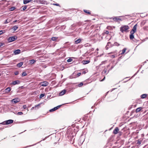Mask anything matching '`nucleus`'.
<instances>
[{
  "label": "nucleus",
  "mask_w": 148,
  "mask_h": 148,
  "mask_svg": "<svg viewBox=\"0 0 148 148\" xmlns=\"http://www.w3.org/2000/svg\"><path fill=\"white\" fill-rule=\"evenodd\" d=\"M113 20L114 21L119 22L122 21V20L118 17H116L113 18Z\"/></svg>",
  "instance_id": "obj_5"
},
{
  "label": "nucleus",
  "mask_w": 148,
  "mask_h": 148,
  "mask_svg": "<svg viewBox=\"0 0 148 148\" xmlns=\"http://www.w3.org/2000/svg\"><path fill=\"white\" fill-rule=\"evenodd\" d=\"M61 106V105H59L58 106H57V107H56L53 108H52L49 110V111L50 112H52L53 111H54L56 110H57V109H58V108H59L60 106Z\"/></svg>",
  "instance_id": "obj_6"
},
{
  "label": "nucleus",
  "mask_w": 148,
  "mask_h": 148,
  "mask_svg": "<svg viewBox=\"0 0 148 148\" xmlns=\"http://www.w3.org/2000/svg\"><path fill=\"white\" fill-rule=\"evenodd\" d=\"M129 28V27L128 26L124 25L120 27V30L122 32H123L128 29Z\"/></svg>",
  "instance_id": "obj_1"
},
{
  "label": "nucleus",
  "mask_w": 148,
  "mask_h": 148,
  "mask_svg": "<svg viewBox=\"0 0 148 148\" xmlns=\"http://www.w3.org/2000/svg\"><path fill=\"white\" fill-rule=\"evenodd\" d=\"M32 0H24L23 3L24 4H26L29 2H30Z\"/></svg>",
  "instance_id": "obj_20"
},
{
  "label": "nucleus",
  "mask_w": 148,
  "mask_h": 148,
  "mask_svg": "<svg viewBox=\"0 0 148 148\" xmlns=\"http://www.w3.org/2000/svg\"><path fill=\"white\" fill-rule=\"evenodd\" d=\"M21 52V50L20 49H18L15 50L14 51V53L16 55L19 54Z\"/></svg>",
  "instance_id": "obj_9"
},
{
  "label": "nucleus",
  "mask_w": 148,
  "mask_h": 148,
  "mask_svg": "<svg viewBox=\"0 0 148 148\" xmlns=\"http://www.w3.org/2000/svg\"><path fill=\"white\" fill-rule=\"evenodd\" d=\"M105 64V61H103L101 62V63L99 65L100 66L102 64Z\"/></svg>",
  "instance_id": "obj_43"
},
{
  "label": "nucleus",
  "mask_w": 148,
  "mask_h": 148,
  "mask_svg": "<svg viewBox=\"0 0 148 148\" xmlns=\"http://www.w3.org/2000/svg\"><path fill=\"white\" fill-rule=\"evenodd\" d=\"M127 49L126 48H124L122 50V52L121 53V54H123L124 53L125 51H126Z\"/></svg>",
  "instance_id": "obj_24"
},
{
  "label": "nucleus",
  "mask_w": 148,
  "mask_h": 148,
  "mask_svg": "<svg viewBox=\"0 0 148 148\" xmlns=\"http://www.w3.org/2000/svg\"><path fill=\"white\" fill-rule=\"evenodd\" d=\"M66 92V91L65 90H62L61 92H60L59 94V96H62L64 95Z\"/></svg>",
  "instance_id": "obj_11"
},
{
  "label": "nucleus",
  "mask_w": 148,
  "mask_h": 148,
  "mask_svg": "<svg viewBox=\"0 0 148 148\" xmlns=\"http://www.w3.org/2000/svg\"><path fill=\"white\" fill-rule=\"evenodd\" d=\"M12 102H14L15 103H16L18 102V99H14L12 100Z\"/></svg>",
  "instance_id": "obj_21"
},
{
  "label": "nucleus",
  "mask_w": 148,
  "mask_h": 148,
  "mask_svg": "<svg viewBox=\"0 0 148 148\" xmlns=\"http://www.w3.org/2000/svg\"><path fill=\"white\" fill-rule=\"evenodd\" d=\"M81 73H77V77H78L81 75Z\"/></svg>",
  "instance_id": "obj_41"
},
{
  "label": "nucleus",
  "mask_w": 148,
  "mask_h": 148,
  "mask_svg": "<svg viewBox=\"0 0 148 148\" xmlns=\"http://www.w3.org/2000/svg\"><path fill=\"white\" fill-rule=\"evenodd\" d=\"M45 96L44 94H42L40 95L39 98L40 99H41L42 97H44Z\"/></svg>",
  "instance_id": "obj_30"
},
{
  "label": "nucleus",
  "mask_w": 148,
  "mask_h": 148,
  "mask_svg": "<svg viewBox=\"0 0 148 148\" xmlns=\"http://www.w3.org/2000/svg\"><path fill=\"white\" fill-rule=\"evenodd\" d=\"M58 38L56 37H53L51 38V40L53 41H55Z\"/></svg>",
  "instance_id": "obj_27"
},
{
  "label": "nucleus",
  "mask_w": 148,
  "mask_h": 148,
  "mask_svg": "<svg viewBox=\"0 0 148 148\" xmlns=\"http://www.w3.org/2000/svg\"><path fill=\"white\" fill-rule=\"evenodd\" d=\"M27 8V6H25L23 8V10H25Z\"/></svg>",
  "instance_id": "obj_37"
},
{
  "label": "nucleus",
  "mask_w": 148,
  "mask_h": 148,
  "mask_svg": "<svg viewBox=\"0 0 148 148\" xmlns=\"http://www.w3.org/2000/svg\"><path fill=\"white\" fill-rule=\"evenodd\" d=\"M18 28V27L16 25H14L12 28V29L15 31Z\"/></svg>",
  "instance_id": "obj_16"
},
{
  "label": "nucleus",
  "mask_w": 148,
  "mask_h": 148,
  "mask_svg": "<svg viewBox=\"0 0 148 148\" xmlns=\"http://www.w3.org/2000/svg\"><path fill=\"white\" fill-rule=\"evenodd\" d=\"M20 83V81L19 80H17L12 82V84L13 85H15L16 84H19Z\"/></svg>",
  "instance_id": "obj_10"
},
{
  "label": "nucleus",
  "mask_w": 148,
  "mask_h": 148,
  "mask_svg": "<svg viewBox=\"0 0 148 148\" xmlns=\"http://www.w3.org/2000/svg\"><path fill=\"white\" fill-rule=\"evenodd\" d=\"M27 75V73L25 72H24L23 73L22 75V76H25Z\"/></svg>",
  "instance_id": "obj_28"
},
{
  "label": "nucleus",
  "mask_w": 148,
  "mask_h": 148,
  "mask_svg": "<svg viewBox=\"0 0 148 148\" xmlns=\"http://www.w3.org/2000/svg\"><path fill=\"white\" fill-rule=\"evenodd\" d=\"M131 34L130 35V39L132 40L134 38V36L133 35L134 33H130Z\"/></svg>",
  "instance_id": "obj_19"
},
{
  "label": "nucleus",
  "mask_w": 148,
  "mask_h": 148,
  "mask_svg": "<svg viewBox=\"0 0 148 148\" xmlns=\"http://www.w3.org/2000/svg\"><path fill=\"white\" fill-rule=\"evenodd\" d=\"M111 46V43L110 42H108L107 44V45L106 46V49H108V48L110 47Z\"/></svg>",
  "instance_id": "obj_13"
},
{
  "label": "nucleus",
  "mask_w": 148,
  "mask_h": 148,
  "mask_svg": "<svg viewBox=\"0 0 148 148\" xmlns=\"http://www.w3.org/2000/svg\"><path fill=\"white\" fill-rule=\"evenodd\" d=\"M119 129L118 127H116L113 131V133L114 134H116L118 133Z\"/></svg>",
  "instance_id": "obj_8"
},
{
  "label": "nucleus",
  "mask_w": 148,
  "mask_h": 148,
  "mask_svg": "<svg viewBox=\"0 0 148 148\" xmlns=\"http://www.w3.org/2000/svg\"><path fill=\"white\" fill-rule=\"evenodd\" d=\"M104 33L106 34H109V32L108 31L106 30L105 31Z\"/></svg>",
  "instance_id": "obj_39"
},
{
  "label": "nucleus",
  "mask_w": 148,
  "mask_h": 148,
  "mask_svg": "<svg viewBox=\"0 0 148 148\" xmlns=\"http://www.w3.org/2000/svg\"><path fill=\"white\" fill-rule=\"evenodd\" d=\"M83 84L82 82H81L78 85V86L79 87H81L83 85Z\"/></svg>",
  "instance_id": "obj_34"
},
{
  "label": "nucleus",
  "mask_w": 148,
  "mask_h": 148,
  "mask_svg": "<svg viewBox=\"0 0 148 148\" xmlns=\"http://www.w3.org/2000/svg\"><path fill=\"white\" fill-rule=\"evenodd\" d=\"M49 83L47 81H44L40 83V84L42 86H46L49 85Z\"/></svg>",
  "instance_id": "obj_3"
},
{
  "label": "nucleus",
  "mask_w": 148,
  "mask_h": 148,
  "mask_svg": "<svg viewBox=\"0 0 148 148\" xmlns=\"http://www.w3.org/2000/svg\"><path fill=\"white\" fill-rule=\"evenodd\" d=\"M53 5H56V6H59V4L58 3H54L53 4Z\"/></svg>",
  "instance_id": "obj_42"
},
{
  "label": "nucleus",
  "mask_w": 148,
  "mask_h": 148,
  "mask_svg": "<svg viewBox=\"0 0 148 148\" xmlns=\"http://www.w3.org/2000/svg\"><path fill=\"white\" fill-rule=\"evenodd\" d=\"M26 108V106L25 105L23 106V108L24 109H25Z\"/></svg>",
  "instance_id": "obj_46"
},
{
  "label": "nucleus",
  "mask_w": 148,
  "mask_h": 148,
  "mask_svg": "<svg viewBox=\"0 0 148 148\" xmlns=\"http://www.w3.org/2000/svg\"><path fill=\"white\" fill-rule=\"evenodd\" d=\"M16 114L18 115H22L23 114V113L21 112H18Z\"/></svg>",
  "instance_id": "obj_31"
},
{
  "label": "nucleus",
  "mask_w": 148,
  "mask_h": 148,
  "mask_svg": "<svg viewBox=\"0 0 148 148\" xmlns=\"http://www.w3.org/2000/svg\"><path fill=\"white\" fill-rule=\"evenodd\" d=\"M1 124L3 125H6V124L5 123V121L2 122V123H0Z\"/></svg>",
  "instance_id": "obj_36"
},
{
  "label": "nucleus",
  "mask_w": 148,
  "mask_h": 148,
  "mask_svg": "<svg viewBox=\"0 0 148 148\" xmlns=\"http://www.w3.org/2000/svg\"><path fill=\"white\" fill-rule=\"evenodd\" d=\"M90 61L89 60H85L83 62V64H86L89 63Z\"/></svg>",
  "instance_id": "obj_23"
},
{
  "label": "nucleus",
  "mask_w": 148,
  "mask_h": 148,
  "mask_svg": "<svg viewBox=\"0 0 148 148\" xmlns=\"http://www.w3.org/2000/svg\"><path fill=\"white\" fill-rule=\"evenodd\" d=\"M36 62V61L33 59L29 60V63L30 64H32Z\"/></svg>",
  "instance_id": "obj_18"
},
{
  "label": "nucleus",
  "mask_w": 148,
  "mask_h": 148,
  "mask_svg": "<svg viewBox=\"0 0 148 148\" xmlns=\"http://www.w3.org/2000/svg\"><path fill=\"white\" fill-rule=\"evenodd\" d=\"M17 21V20H15L14 21H13V22L14 23H15V22H16Z\"/></svg>",
  "instance_id": "obj_50"
},
{
  "label": "nucleus",
  "mask_w": 148,
  "mask_h": 148,
  "mask_svg": "<svg viewBox=\"0 0 148 148\" xmlns=\"http://www.w3.org/2000/svg\"><path fill=\"white\" fill-rule=\"evenodd\" d=\"M9 22H8V21H7V19L5 21L4 23L5 24H7L8 23H9Z\"/></svg>",
  "instance_id": "obj_40"
},
{
  "label": "nucleus",
  "mask_w": 148,
  "mask_h": 148,
  "mask_svg": "<svg viewBox=\"0 0 148 148\" xmlns=\"http://www.w3.org/2000/svg\"><path fill=\"white\" fill-rule=\"evenodd\" d=\"M137 144H141V142L139 141H138L137 143Z\"/></svg>",
  "instance_id": "obj_48"
},
{
  "label": "nucleus",
  "mask_w": 148,
  "mask_h": 148,
  "mask_svg": "<svg viewBox=\"0 0 148 148\" xmlns=\"http://www.w3.org/2000/svg\"><path fill=\"white\" fill-rule=\"evenodd\" d=\"M119 45H120V44H119L118 43H117V42H114V46H119Z\"/></svg>",
  "instance_id": "obj_29"
},
{
  "label": "nucleus",
  "mask_w": 148,
  "mask_h": 148,
  "mask_svg": "<svg viewBox=\"0 0 148 148\" xmlns=\"http://www.w3.org/2000/svg\"><path fill=\"white\" fill-rule=\"evenodd\" d=\"M42 4H45L46 3V1H44L43 2V1H42Z\"/></svg>",
  "instance_id": "obj_44"
},
{
  "label": "nucleus",
  "mask_w": 148,
  "mask_h": 148,
  "mask_svg": "<svg viewBox=\"0 0 148 148\" xmlns=\"http://www.w3.org/2000/svg\"><path fill=\"white\" fill-rule=\"evenodd\" d=\"M81 41V40L80 39H78L75 41V44H78L79 43H80Z\"/></svg>",
  "instance_id": "obj_17"
},
{
  "label": "nucleus",
  "mask_w": 148,
  "mask_h": 148,
  "mask_svg": "<svg viewBox=\"0 0 148 148\" xmlns=\"http://www.w3.org/2000/svg\"><path fill=\"white\" fill-rule=\"evenodd\" d=\"M17 38V37L15 36H12L9 37L8 39V40L9 42H11L16 40Z\"/></svg>",
  "instance_id": "obj_2"
},
{
  "label": "nucleus",
  "mask_w": 148,
  "mask_h": 148,
  "mask_svg": "<svg viewBox=\"0 0 148 148\" xmlns=\"http://www.w3.org/2000/svg\"><path fill=\"white\" fill-rule=\"evenodd\" d=\"M84 11L87 14H90V12H89V11L87 10H84Z\"/></svg>",
  "instance_id": "obj_26"
},
{
  "label": "nucleus",
  "mask_w": 148,
  "mask_h": 148,
  "mask_svg": "<svg viewBox=\"0 0 148 148\" xmlns=\"http://www.w3.org/2000/svg\"><path fill=\"white\" fill-rule=\"evenodd\" d=\"M72 60H73L72 59L70 58L67 60V62H71Z\"/></svg>",
  "instance_id": "obj_33"
},
{
  "label": "nucleus",
  "mask_w": 148,
  "mask_h": 148,
  "mask_svg": "<svg viewBox=\"0 0 148 148\" xmlns=\"http://www.w3.org/2000/svg\"><path fill=\"white\" fill-rule=\"evenodd\" d=\"M105 77H104V78H103V79L102 80H101V81H103L104 80V79H105Z\"/></svg>",
  "instance_id": "obj_49"
},
{
  "label": "nucleus",
  "mask_w": 148,
  "mask_h": 148,
  "mask_svg": "<svg viewBox=\"0 0 148 148\" xmlns=\"http://www.w3.org/2000/svg\"><path fill=\"white\" fill-rule=\"evenodd\" d=\"M14 9H15V7H11V8H10V10L11 11L13 10Z\"/></svg>",
  "instance_id": "obj_38"
},
{
  "label": "nucleus",
  "mask_w": 148,
  "mask_h": 148,
  "mask_svg": "<svg viewBox=\"0 0 148 148\" xmlns=\"http://www.w3.org/2000/svg\"><path fill=\"white\" fill-rule=\"evenodd\" d=\"M3 43L2 42H0V47L1 46H3Z\"/></svg>",
  "instance_id": "obj_47"
},
{
  "label": "nucleus",
  "mask_w": 148,
  "mask_h": 148,
  "mask_svg": "<svg viewBox=\"0 0 148 148\" xmlns=\"http://www.w3.org/2000/svg\"><path fill=\"white\" fill-rule=\"evenodd\" d=\"M147 94H143L140 96V97L142 99H145L147 97Z\"/></svg>",
  "instance_id": "obj_14"
},
{
  "label": "nucleus",
  "mask_w": 148,
  "mask_h": 148,
  "mask_svg": "<svg viewBox=\"0 0 148 148\" xmlns=\"http://www.w3.org/2000/svg\"><path fill=\"white\" fill-rule=\"evenodd\" d=\"M97 51H98V50H99V49H98V48H97Z\"/></svg>",
  "instance_id": "obj_52"
},
{
  "label": "nucleus",
  "mask_w": 148,
  "mask_h": 148,
  "mask_svg": "<svg viewBox=\"0 0 148 148\" xmlns=\"http://www.w3.org/2000/svg\"><path fill=\"white\" fill-rule=\"evenodd\" d=\"M11 90V88L10 87H8L5 90V92L6 93L9 92Z\"/></svg>",
  "instance_id": "obj_15"
},
{
  "label": "nucleus",
  "mask_w": 148,
  "mask_h": 148,
  "mask_svg": "<svg viewBox=\"0 0 148 148\" xmlns=\"http://www.w3.org/2000/svg\"><path fill=\"white\" fill-rule=\"evenodd\" d=\"M18 73H19V72H18V71H15L14 73V74L15 75H18Z\"/></svg>",
  "instance_id": "obj_35"
},
{
  "label": "nucleus",
  "mask_w": 148,
  "mask_h": 148,
  "mask_svg": "<svg viewBox=\"0 0 148 148\" xmlns=\"http://www.w3.org/2000/svg\"><path fill=\"white\" fill-rule=\"evenodd\" d=\"M137 24H136L134 25V26L133 27V29L132 30L130 31V33H134L135 32H136V27H137Z\"/></svg>",
  "instance_id": "obj_4"
},
{
  "label": "nucleus",
  "mask_w": 148,
  "mask_h": 148,
  "mask_svg": "<svg viewBox=\"0 0 148 148\" xmlns=\"http://www.w3.org/2000/svg\"><path fill=\"white\" fill-rule=\"evenodd\" d=\"M40 104H38L37 105H36L34 107H32L31 108V109L32 110L34 108H36V107H37L38 108V107L40 106Z\"/></svg>",
  "instance_id": "obj_25"
},
{
  "label": "nucleus",
  "mask_w": 148,
  "mask_h": 148,
  "mask_svg": "<svg viewBox=\"0 0 148 148\" xmlns=\"http://www.w3.org/2000/svg\"><path fill=\"white\" fill-rule=\"evenodd\" d=\"M5 32V31L4 30H1L0 31V35H1L3 33H4Z\"/></svg>",
  "instance_id": "obj_32"
},
{
  "label": "nucleus",
  "mask_w": 148,
  "mask_h": 148,
  "mask_svg": "<svg viewBox=\"0 0 148 148\" xmlns=\"http://www.w3.org/2000/svg\"><path fill=\"white\" fill-rule=\"evenodd\" d=\"M104 73H106L107 71H106V70H104Z\"/></svg>",
  "instance_id": "obj_51"
},
{
  "label": "nucleus",
  "mask_w": 148,
  "mask_h": 148,
  "mask_svg": "<svg viewBox=\"0 0 148 148\" xmlns=\"http://www.w3.org/2000/svg\"><path fill=\"white\" fill-rule=\"evenodd\" d=\"M23 64V63L22 62H20L17 65V66L18 67H21Z\"/></svg>",
  "instance_id": "obj_22"
},
{
  "label": "nucleus",
  "mask_w": 148,
  "mask_h": 148,
  "mask_svg": "<svg viewBox=\"0 0 148 148\" xmlns=\"http://www.w3.org/2000/svg\"><path fill=\"white\" fill-rule=\"evenodd\" d=\"M143 108L142 107H140L138 108H137L136 110V113H137L138 112H139L140 111H141Z\"/></svg>",
  "instance_id": "obj_12"
},
{
  "label": "nucleus",
  "mask_w": 148,
  "mask_h": 148,
  "mask_svg": "<svg viewBox=\"0 0 148 148\" xmlns=\"http://www.w3.org/2000/svg\"><path fill=\"white\" fill-rule=\"evenodd\" d=\"M5 121L6 124V125H8L13 123L14 121L10 119L7 121Z\"/></svg>",
  "instance_id": "obj_7"
},
{
  "label": "nucleus",
  "mask_w": 148,
  "mask_h": 148,
  "mask_svg": "<svg viewBox=\"0 0 148 148\" xmlns=\"http://www.w3.org/2000/svg\"><path fill=\"white\" fill-rule=\"evenodd\" d=\"M115 57V56L114 55H112L111 56V57L112 58H114Z\"/></svg>",
  "instance_id": "obj_45"
}]
</instances>
